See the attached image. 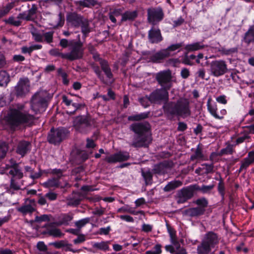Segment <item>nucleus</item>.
I'll return each mask as SVG.
<instances>
[{"label": "nucleus", "mask_w": 254, "mask_h": 254, "mask_svg": "<svg viewBox=\"0 0 254 254\" xmlns=\"http://www.w3.org/2000/svg\"><path fill=\"white\" fill-rule=\"evenodd\" d=\"M14 6V2H10L0 7V18L6 15Z\"/></svg>", "instance_id": "nucleus-32"}, {"label": "nucleus", "mask_w": 254, "mask_h": 254, "mask_svg": "<svg viewBox=\"0 0 254 254\" xmlns=\"http://www.w3.org/2000/svg\"><path fill=\"white\" fill-rule=\"evenodd\" d=\"M156 79L162 87L169 89L172 86V74L170 70L161 71L157 73Z\"/></svg>", "instance_id": "nucleus-9"}, {"label": "nucleus", "mask_w": 254, "mask_h": 254, "mask_svg": "<svg viewBox=\"0 0 254 254\" xmlns=\"http://www.w3.org/2000/svg\"><path fill=\"white\" fill-rule=\"evenodd\" d=\"M254 162V151H250L248 156L241 162L240 171L246 170L250 165Z\"/></svg>", "instance_id": "nucleus-23"}, {"label": "nucleus", "mask_w": 254, "mask_h": 254, "mask_svg": "<svg viewBox=\"0 0 254 254\" xmlns=\"http://www.w3.org/2000/svg\"><path fill=\"white\" fill-rule=\"evenodd\" d=\"M30 143L28 141H20L17 148V152L22 156L25 155V154L30 150Z\"/></svg>", "instance_id": "nucleus-28"}, {"label": "nucleus", "mask_w": 254, "mask_h": 254, "mask_svg": "<svg viewBox=\"0 0 254 254\" xmlns=\"http://www.w3.org/2000/svg\"><path fill=\"white\" fill-rule=\"evenodd\" d=\"M168 90L163 88L160 89H157L153 92L150 95L151 102L156 103L162 100H167L168 99Z\"/></svg>", "instance_id": "nucleus-14"}, {"label": "nucleus", "mask_w": 254, "mask_h": 254, "mask_svg": "<svg viewBox=\"0 0 254 254\" xmlns=\"http://www.w3.org/2000/svg\"><path fill=\"white\" fill-rule=\"evenodd\" d=\"M73 217L70 214H64L60 216V223L61 224L67 225L72 219Z\"/></svg>", "instance_id": "nucleus-48"}, {"label": "nucleus", "mask_w": 254, "mask_h": 254, "mask_svg": "<svg viewBox=\"0 0 254 254\" xmlns=\"http://www.w3.org/2000/svg\"><path fill=\"white\" fill-rule=\"evenodd\" d=\"M216 180H218L217 178H215ZM219 182L218 185V190L222 196L224 195L225 187L223 181L221 177L219 179Z\"/></svg>", "instance_id": "nucleus-55"}, {"label": "nucleus", "mask_w": 254, "mask_h": 254, "mask_svg": "<svg viewBox=\"0 0 254 254\" xmlns=\"http://www.w3.org/2000/svg\"><path fill=\"white\" fill-rule=\"evenodd\" d=\"M80 40L75 41L70 48V52L66 53H59L61 57L69 61H74L83 57L84 48Z\"/></svg>", "instance_id": "nucleus-5"}, {"label": "nucleus", "mask_w": 254, "mask_h": 254, "mask_svg": "<svg viewBox=\"0 0 254 254\" xmlns=\"http://www.w3.org/2000/svg\"><path fill=\"white\" fill-rule=\"evenodd\" d=\"M11 176L9 188L7 189V192L10 194H13L14 190H18L21 189L23 185L21 180L23 175V173L18 168L10 169L8 172Z\"/></svg>", "instance_id": "nucleus-6"}, {"label": "nucleus", "mask_w": 254, "mask_h": 254, "mask_svg": "<svg viewBox=\"0 0 254 254\" xmlns=\"http://www.w3.org/2000/svg\"><path fill=\"white\" fill-rule=\"evenodd\" d=\"M9 81L8 74L3 70L0 71V86H6Z\"/></svg>", "instance_id": "nucleus-41"}, {"label": "nucleus", "mask_w": 254, "mask_h": 254, "mask_svg": "<svg viewBox=\"0 0 254 254\" xmlns=\"http://www.w3.org/2000/svg\"><path fill=\"white\" fill-rule=\"evenodd\" d=\"M136 10H127L122 14L121 22L132 21L137 17Z\"/></svg>", "instance_id": "nucleus-25"}, {"label": "nucleus", "mask_w": 254, "mask_h": 254, "mask_svg": "<svg viewBox=\"0 0 254 254\" xmlns=\"http://www.w3.org/2000/svg\"><path fill=\"white\" fill-rule=\"evenodd\" d=\"M85 18L76 13H71L67 16V21L74 27H78Z\"/></svg>", "instance_id": "nucleus-21"}, {"label": "nucleus", "mask_w": 254, "mask_h": 254, "mask_svg": "<svg viewBox=\"0 0 254 254\" xmlns=\"http://www.w3.org/2000/svg\"><path fill=\"white\" fill-rule=\"evenodd\" d=\"M182 185V183L179 180H174L169 183L164 188V190L165 191H170Z\"/></svg>", "instance_id": "nucleus-35"}, {"label": "nucleus", "mask_w": 254, "mask_h": 254, "mask_svg": "<svg viewBox=\"0 0 254 254\" xmlns=\"http://www.w3.org/2000/svg\"><path fill=\"white\" fill-rule=\"evenodd\" d=\"M205 46L201 42H196L187 45L185 49L188 51H194L202 49Z\"/></svg>", "instance_id": "nucleus-36"}, {"label": "nucleus", "mask_w": 254, "mask_h": 254, "mask_svg": "<svg viewBox=\"0 0 254 254\" xmlns=\"http://www.w3.org/2000/svg\"><path fill=\"white\" fill-rule=\"evenodd\" d=\"M214 187V185H211L209 186L203 185L201 187L198 188L197 190L201 191L203 193H207L213 189Z\"/></svg>", "instance_id": "nucleus-58"}, {"label": "nucleus", "mask_w": 254, "mask_h": 254, "mask_svg": "<svg viewBox=\"0 0 254 254\" xmlns=\"http://www.w3.org/2000/svg\"><path fill=\"white\" fill-rule=\"evenodd\" d=\"M118 213H128L133 215H137L142 211H135L133 208L130 207L128 205L124 206L117 210Z\"/></svg>", "instance_id": "nucleus-40"}, {"label": "nucleus", "mask_w": 254, "mask_h": 254, "mask_svg": "<svg viewBox=\"0 0 254 254\" xmlns=\"http://www.w3.org/2000/svg\"><path fill=\"white\" fill-rule=\"evenodd\" d=\"M50 245L54 246L55 248L57 249H60L63 247H66V251H72L73 252H75L76 251L72 250L70 249V245L66 244L64 241H60L59 242H53L50 244Z\"/></svg>", "instance_id": "nucleus-38"}, {"label": "nucleus", "mask_w": 254, "mask_h": 254, "mask_svg": "<svg viewBox=\"0 0 254 254\" xmlns=\"http://www.w3.org/2000/svg\"><path fill=\"white\" fill-rule=\"evenodd\" d=\"M45 197L50 201H53L57 199V194L55 192L50 191L45 194Z\"/></svg>", "instance_id": "nucleus-63"}, {"label": "nucleus", "mask_w": 254, "mask_h": 254, "mask_svg": "<svg viewBox=\"0 0 254 254\" xmlns=\"http://www.w3.org/2000/svg\"><path fill=\"white\" fill-rule=\"evenodd\" d=\"M204 58V60L205 61H207L208 60V57L207 56L204 57L203 55L201 53L199 54L197 56V59H196V62L198 64H200L201 65H205V64H204V63L201 62V60Z\"/></svg>", "instance_id": "nucleus-62"}, {"label": "nucleus", "mask_w": 254, "mask_h": 254, "mask_svg": "<svg viewBox=\"0 0 254 254\" xmlns=\"http://www.w3.org/2000/svg\"><path fill=\"white\" fill-rule=\"evenodd\" d=\"M182 46V43H177L171 45L169 47H168L167 48L165 49V50H166L167 53H168V57H169L171 56H172L173 54L172 53L173 52H174L176 51L177 50L179 49Z\"/></svg>", "instance_id": "nucleus-47"}, {"label": "nucleus", "mask_w": 254, "mask_h": 254, "mask_svg": "<svg viewBox=\"0 0 254 254\" xmlns=\"http://www.w3.org/2000/svg\"><path fill=\"white\" fill-rule=\"evenodd\" d=\"M194 203L197 205L199 208L202 209L203 212L205 211V208L208 205V201L204 197H202L196 199Z\"/></svg>", "instance_id": "nucleus-42"}, {"label": "nucleus", "mask_w": 254, "mask_h": 254, "mask_svg": "<svg viewBox=\"0 0 254 254\" xmlns=\"http://www.w3.org/2000/svg\"><path fill=\"white\" fill-rule=\"evenodd\" d=\"M35 119L34 115L29 113L23 105L10 108L4 120L12 128L20 126H29Z\"/></svg>", "instance_id": "nucleus-1"}, {"label": "nucleus", "mask_w": 254, "mask_h": 254, "mask_svg": "<svg viewBox=\"0 0 254 254\" xmlns=\"http://www.w3.org/2000/svg\"><path fill=\"white\" fill-rule=\"evenodd\" d=\"M47 233L54 237L61 238L63 236L59 229L52 226H49L47 228Z\"/></svg>", "instance_id": "nucleus-37"}, {"label": "nucleus", "mask_w": 254, "mask_h": 254, "mask_svg": "<svg viewBox=\"0 0 254 254\" xmlns=\"http://www.w3.org/2000/svg\"><path fill=\"white\" fill-rule=\"evenodd\" d=\"M139 101L140 104L143 106L144 108H146L149 106L150 103H152L150 100V95L149 97L147 96L139 98Z\"/></svg>", "instance_id": "nucleus-54"}, {"label": "nucleus", "mask_w": 254, "mask_h": 254, "mask_svg": "<svg viewBox=\"0 0 254 254\" xmlns=\"http://www.w3.org/2000/svg\"><path fill=\"white\" fill-rule=\"evenodd\" d=\"M46 96V91H40L36 93L32 97L31 101V108L35 114L45 111L47 106Z\"/></svg>", "instance_id": "nucleus-4"}, {"label": "nucleus", "mask_w": 254, "mask_h": 254, "mask_svg": "<svg viewBox=\"0 0 254 254\" xmlns=\"http://www.w3.org/2000/svg\"><path fill=\"white\" fill-rule=\"evenodd\" d=\"M119 217L122 220H124L127 222H134V219L133 218V217L128 215H122L119 216Z\"/></svg>", "instance_id": "nucleus-64"}, {"label": "nucleus", "mask_w": 254, "mask_h": 254, "mask_svg": "<svg viewBox=\"0 0 254 254\" xmlns=\"http://www.w3.org/2000/svg\"><path fill=\"white\" fill-rule=\"evenodd\" d=\"M21 19H18L17 17L15 18L13 16H10L5 20V22L15 26H19L21 23Z\"/></svg>", "instance_id": "nucleus-49"}, {"label": "nucleus", "mask_w": 254, "mask_h": 254, "mask_svg": "<svg viewBox=\"0 0 254 254\" xmlns=\"http://www.w3.org/2000/svg\"><path fill=\"white\" fill-rule=\"evenodd\" d=\"M142 175L145 180L146 185L149 184L152 178L151 173L149 171L142 172Z\"/></svg>", "instance_id": "nucleus-57"}, {"label": "nucleus", "mask_w": 254, "mask_h": 254, "mask_svg": "<svg viewBox=\"0 0 254 254\" xmlns=\"http://www.w3.org/2000/svg\"><path fill=\"white\" fill-rule=\"evenodd\" d=\"M149 113H142L137 115L130 116L128 117V120L132 121H139L147 118Z\"/></svg>", "instance_id": "nucleus-44"}, {"label": "nucleus", "mask_w": 254, "mask_h": 254, "mask_svg": "<svg viewBox=\"0 0 254 254\" xmlns=\"http://www.w3.org/2000/svg\"><path fill=\"white\" fill-rule=\"evenodd\" d=\"M185 213L186 215L191 217H198L204 213L203 209L198 207L187 209L185 210Z\"/></svg>", "instance_id": "nucleus-26"}, {"label": "nucleus", "mask_w": 254, "mask_h": 254, "mask_svg": "<svg viewBox=\"0 0 254 254\" xmlns=\"http://www.w3.org/2000/svg\"><path fill=\"white\" fill-rule=\"evenodd\" d=\"M67 134V130L64 128H58L56 129L52 128L48 135V140L50 143L56 144L64 140Z\"/></svg>", "instance_id": "nucleus-7"}, {"label": "nucleus", "mask_w": 254, "mask_h": 254, "mask_svg": "<svg viewBox=\"0 0 254 254\" xmlns=\"http://www.w3.org/2000/svg\"><path fill=\"white\" fill-rule=\"evenodd\" d=\"M30 91V82L27 78H20L15 87V94L17 96L26 95Z\"/></svg>", "instance_id": "nucleus-11"}, {"label": "nucleus", "mask_w": 254, "mask_h": 254, "mask_svg": "<svg viewBox=\"0 0 254 254\" xmlns=\"http://www.w3.org/2000/svg\"><path fill=\"white\" fill-rule=\"evenodd\" d=\"M83 196L79 192H74L72 195L67 198V204L69 206H76L78 205L83 199Z\"/></svg>", "instance_id": "nucleus-22"}, {"label": "nucleus", "mask_w": 254, "mask_h": 254, "mask_svg": "<svg viewBox=\"0 0 254 254\" xmlns=\"http://www.w3.org/2000/svg\"><path fill=\"white\" fill-rule=\"evenodd\" d=\"M42 186L47 189H56L60 186L59 178H52L42 184Z\"/></svg>", "instance_id": "nucleus-27"}, {"label": "nucleus", "mask_w": 254, "mask_h": 254, "mask_svg": "<svg viewBox=\"0 0 254 254\" xmlns=\"http://www.w3.org/2000/svg\"><path fill=\"white\" fill-rule=\"evenodd\" d=\"M202 240L212 248H214L219 242V239L217 234L212 231L206 233Z\"/></svg>", "instance_id": "nucleus-16"}, {"label": "nucleus", "mask_w": 254, "mask_h": 254, "mask_svg": "<svg viewBox=\"0 0 254 254\" xmlns=\"http://www.w3.org/2000/svg\"><path fill=\"white\" fill-rule=\"evenodd\" d=\"M227 70L226 62L223 60H216L210 64V71L211 74L218 77L225 74Z\"/></svg>", "instance_id": "nucleus-8"}, {"label": "nucleus", "mask_w": 254, "mask_h": 254, "mask_svg": "<svg viewBox=\"0 0 254 254\" xmlns=\"http://www.w3.org/2000/svg\"><path fill=\"white\" fill-rule=\"evenodd\" d=\"M244 40L247 44L254 42V24L250 26L245 34Z\"/></svg>", "instance_id": "nucleus-29"}, {"label": "nucleus", "mask_w": 254, "mask_h": 254, "mask_svg": "<svg viewBox=\"0 0 254 254\" xmlns=\"http://www.w3.org/2000/svg\"><path fill=\"white\" fill-rule=\"evenodd\" d=\"M168 231L170 237V240L172 244L178 246L179 242L176 236V232L171 228H169L168 229Z\"/></svg>", "instance_id": "nucleus-45"}, {"label": "nucleus", "mask_w": 254, "mask_h": 254, "mask_svg": "<svg viewBox=\"0 0 254 254\" xmlns=\"http://www.w3.org/2000/svg\"><path fill=\"white\" fill-rule=\"evenodd\" d=\"M8 150V146L5 142H0V159L5 157Z\"/></svg>", "instance_id": "nucleus-50"}, {"label": "nucleus", "mask_w": 254, "mask_h": 254, "mask_svg": "<svg viewBox=\"0 0 254 254\" xmlns=\"http://www.w3.org/2000/svg\"><path fill=\"white\" fill-rule=\"evenodd\" d=\"M203 155L201 149L199 147V145L197 146L194 154L190 156L191 160H200L203 159Z\"/></svg>", "instance_id": "nucleus-43"}, {"label": "nucleus", "mask_w": 254, "mask_h": 254, "mask_svg": "<svg viewBox=\"0 0 254 254\" xmlns=\"http://www.w3.org/2000/svg\"><path fill=\"white\" fill-rule=\"evenodd\" d=\"M164 167V164L163 163H160L159 164L156 165L154 169V172L156 173H158V174L164 173V171L163 170Z\"/></svg>", "instance_id": "nucleus-60"}, {"label": "nucleus", "mask_w": 254, "mask_h": 254, "mask_svg": "<svg viewBox=\"0 0 254 254\" xmlns=\"http://www.w3.org/2000/svg\"><path fill=\"white\" fill-rule=\"evenodd\" d=\"M31 33L33 39L37 42H43L44 41L43 34L40 31L35 28L31 30Z\"/></svg>", "instance_id": "nucleus-39"}, {"label": "nucleus", "mask_w": 254, "mask_h": 254, "mask_svg": "<svg viewBox=\"0 0 254 254\" xmlns=\"http://www.w3.org/2000/svg\"><path fill=\"white\" fill-rule=\"evenodd\" d=\"M167 58H168V53L165 49H162L151 55L150 56L149 61L153 63H158L161 62Z\"/></svg>", "instance_id": "nucleus-20"}, {"label": "nucleus", "mask_w": 254, "mask_h": 254, "mask_svg": "<svg viewBox=\"0 0 254 254\" xmlns=\"http://www.w3.org/2000/svg\"><path fill=\"white\" fill-rule=\"evenodd\" d=\"M92 246L93 248L98 250L106 251L109 249L108 242H93Z\"/></svg>", "instance_id": "nucleus-34"}, {"label": "nucleus", "mask_w": 254, "mask_h": 254, "mask_svg": "<svg viewBox=\"0 0 254 254\" xmlns=\"http://www.w3.org/2000/svg\"><path fill=\"white\" fill-rule=\"evenodd\" d=\"M212 248L209 245L202 240L201 244L197 246V252L198 254H209Z\"/></svg>", "instance_id": "nucleus-31"}, {"label": "nucleus", "mask_w": 254, "mask_h": 254, "mask_svg": "<svg viewBox=\"0 0 254 254\" xmlns=\"http://www.w3.org/2000/svg\"><path fill=\"white\" fill-rule=\"evenodd\" d=\"M148 39L151 43H158L161 42L163 38L160 30L158 28H152L148 32Z\"/></svg>", "instance_id": "nucleus-18"}, {"label": "nucleus", "mask_w": 254, "mask_h": 254, "mask_svg": "<svg viewBox=\"0 0 254 254\" xmlns=\"http://www.w3.org/2000/svg\"><path fill=\"white\" fill-rule=\"evenodd\" d=\"M81 28V32L83 35V37L85 38L88 35V34L91 31L92 28L89 26V21L84 18L82 22L79 25Z\"/></svg>", "instance_id": "nucleus-30"}, {"label": "nucleus", "mask_w": 254, "mask_h": 254, "mask_svg": "<svg viewBox=\"0 0 254 254\" xmlns=\"http://www.w3.org/2000/svg\"><path fill=\"white\" fill-rule=\"evenodd\" d=\"M76 3L83 7H89L95 5L96 2L95 0H80L77 1Z\"/></svg>", "instance_id": "nucleus-46"}, {"label": "nucleus", "mask_w": 254, "mask_h": 254, "mask_svg": "<svg viewBox=\"0 0 254 254\" xmlns=\"http://www.w3.org/2000/svg\"><path fill=\"white\" fill-rule=\"evenodd\" d=\"M177 202L183 203L190 199L193 195L192 191L188 188H184L178 192Z\"/></svg>", "instance_id": "nucleus-17"}, {"label": "nucleus", "mask_w": 254, "mask_h": 254, "mask_svg": "<svg viewBox=\"0 0 254 254\" xmlns=\"http://www.w3.org/2000/svg\"><path fill=\"white\" fill-rule=\"evenodd\" d=\"M233 145L229 144L226 148L221 150L219 154L220 155L232 154L233 152Z\"/></svg>", "instance_id": "nucleus-53"}, {"label": "nucleus", "mask_w": 254, "mask_h": 254, "mask_svg": "<svg viewBox=\"0 0 254 254\" xmlns=\"http://www.w3.org/2000/svg\"><path fill=\"white\" fill-rule=\"evenodd\" d=\"M90 220V219L88 217L85 218L75 222V225L78 229H80L88 223Z\"/></svg>", "instance_id": "nucleus-52"}, {"label": "nucleus", "mask_w": 254, "mask_h": 254, "mask_svg": "<svg viewBox=\"0 0 254 254\" xmlns=\"http://www.w3.org/2000/svg\"><path fill=\"white\" fill-rule=\"evenodd\" d=\"M54 31H49L43 34L44 41L47 43H51L53 41Z\"/></svg>", "instance_id": "nucleus-51"}, {"label": "nucleus", "mask_w": 254, "mask_h": 254, "mask_svg": "<svg viewBox=\"0 0 254 254\" xmlns=\"http://www.w3.org/2000/svg\"><path fill=\"white\" fill-rule=\"evenodd\" d=\"M163 109L165 114L171 117L177 116L186 118L191 115L190 102L185 98H181L177 102L166 103L163 106Z\"/></svg>", "instance_id": "nucleus-3"}, {"label": "nucleus", "mask_w": 254, "mask_h": 254, "mask_svg": "<svg viewBox=\"0 0 254 254\" xmlns=\"http://www.w3.org/2000/svg\"><path fill=\"white\" fill-rule=\"evenodd\" d=\"M36 11L37 7L35 4H33L32 7L28 11L19 13L17 16V18L22 19L27 21L33 20L35 18Z\"/></svg>", "instance_id": "nucleus-19"}, {"label": "nucleus", "mask_w": 254, "mask_h": 254, "mask_svg": "<svg viewBox=\"0 0 254 254\" xmlns=\"http://www.w3.org/2000/svg\"><path fill=\"white\" fill-rule=\"evenodd\" d=\"M74 42V40L68 41L66 39H62L60 41V45L63 48H65L68 46L71 47Z\"/></svg>", "instance_id": "nucleus-56"}, {"label": "nucleus", "mask_w": 254, "mask_h": 254, "mask_svg": "<svg viewBox=\"0 0 254 254\" xmlns=\"http://www.w3.org/2000/svg\"><path fill=\"white\" fill-rule=\"evenodd\" d=\"M36 210V202L33 199H25L22 205L17 208V210L23 215L31 214Z\"/></svg>", "instance_id": "nucleus-12"}, {"label": "nucleus", "mask_w": 254, "mask_h": 254, "mask_svg": "<svg viewBox=\"0 0 254 254\" xmlns=\"http://www.w3.org/2000/svg\"><path fill=\"white\" fill-rule=\"evenodd\" d=\"M130 129L136 134L131 145L134 147H146L151 142L150 126L147 122L134 123Z\"/></svg>", "instance_id": "nucleus-2"}, {"label": "nucleus", "mask_w": 254, "mask_h": 254, "mask_svg": "<svg viewBox=\"0 0 254 254\" xmlns=\"http://www.w3.org/2000/svg\"><path fill=\"white\" fill-rule=\"evenodd\" d=\"M207 107L210 114L215 119L221 120L222 117H219L217 113V107L216 103H212L211 98H209L207 102Z\"/></svg>", "instance_id": "nucleus-24"}, {"label": "nucleus", "mask_w": 254, "mask_h": 254, "mask_svg": "<svg viewBox=\"0 0 254 254\" xmlns=\"http://www.w3.org/2000/svg\"><path fill=\"white\" fill-rule=\"evenodd\" d=\"M90 125V119L85 116L77 117L74 121V126L76 129L80 132L83 131V128Z\"/></svg>", "instance_id": "nucleus-15"}, {"label": "nucleus", "mask_w": 254, "mask_h": 254, "mask_svg": "<svg viewBox=\"0 0 254 254\" xmlns=\"http://www.w3.org/2000/svg\"><path fill=\"white\" fill-rule=\"evenodd\" d=\"M62 99L63 102L72 109V111L70 112L71 113H74L78 109L79 104L76 103H72L71 100L69 99L66 96L64 95L62 97Z\"/></svg>", "instance_id": "nucleus-33"}, {"label": "nucleus", "mask_w": 254, "mask_h": 254, "mask_svg": "<svg viewBox=\"0 0 254 254\" xmlns=\"http://www.w3.org/2000/svg\"><path fill=\"white\" fill-rule=\"evenodd\" d=\"M129 154L127 152L120 151L113 155L106 157L105 161L110 163H115L127 160Z\"/></svg>", "instance_id": "nucleus-13"}, {"label": "nucleus", "mask_w": 254, "mask_h": 254, "mask_svg": "<svg viewBox=\"0 0 254 254\" xmlns=\"http://www.w3.org/2000/svg\"><path fill=\"white\" fill-rule=\"evenodd\" d=\"M180 247V244L177 246L176 245H167L165 247V249L167 251L170 252L171 253H174L176 250Z\"/></svg>", "instance_id": "nucleus-59"}, {"label": "nucleus", "mask_w": 254, "mask_h": 254, "mask_svg": "<svg viewBox=\"0 0 254 254\" xmlns=\"http://www.w3.org/2000/svg\"><path fill=\"white\" fill-rule=\"evenodd\" d=\"M49 220V216L48 215L44 214L40 216H36L35 221L37 222H41Z\"/></svg>", "instance_id": "nucleus-61"}, {"label": "nucleus", "mask_w": 254, "mask_h": 254, "mask_svg": "<svg viewBox=\"0 0 254 254\" xmlns=\"http://www.w3.org/2000/svg\"><path fill=\"white\" fill-rule=\"evenodd\" d=\"M163 17V12L160 7L150 8L147 10L148 21L153 25L162 20Z\"/></svg>", "instance_id": "nucleus-10"}]
</instances>
